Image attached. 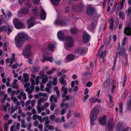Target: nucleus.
I'll list each match as a JSON object with an SVG mask.
<instances>
[{
    "label": "nucleus",
    "instance_id": "obj_1",
    "mask_svg": "<svg viewBox=\"0 0 131 131\" xmlns=\"http://www.w3.org/2000/svg\"><path fill=\"white\" fill-rule=\"evenodd\" d=\"M27 35L24 32L19 33L15 38L16 45L18 48L21 47L23 44L24 41L28 39Z\"/></svg>",
    "mask_w": 131,
    "mask_h": 131
},
{
    "label": "nucleus",
    "instance_id": "obj_2",
    "mask_svg": "<svg viewBox=\"0 0 131 131\" xmlns=\"http://www.w3.org/2000/svg\"><path fill=\"white\" fill-rule=\"evenodd\" d=\"M99 114V110L96 107H95L91 111L90 116V123L91 126L94 125L95 121L97 118V116Z\"/></svg>",
    "mask_w": 131,
    "mask_h": 131
},
{
    "label": "nucleus",
    "instance_id": "obj_3",
    "mask_svg": "<svg viewBox=\"0 0 131 131\" xmlns=\"http://www.w3.org/2000/svg\"><path fill=\"white\" fill-rule=\"evenodd\" d=\"M65 40L67 41L64 45L65 49L68 50H70V48L73 47L74 46L73 39L70 37H66Z\"/></svg>",
    "mask_w": 131,
    "mask_h": 131
},
{
    "label": "nucleus",
    "instance_id": "obj_4",
    "mask_svg": "<svg viewBox=\"0 0 131 131\" xmlns=\"http://www.w3.org/2000/svg\"><path fill=\"white\" fill-rule=\"evenodd\" d=\"M31 46L27 45L25 47V49H23L22 54L24 56L27 58L30 57L31 55Z\"/></svg>",
    "mask_w": 131,
    "mask_h": 131
},
{
    "label": "nucleus",
    "instance_id": "obj_5",
    "mask_svg": "<svg viewBox=\"0 0 131 131\" xmlns=\"http://www.w3.org/2000/svg\"><path fill=\"white\" fill-rule=\"evenodd\" d=\"M13 23L15 27L17 29H21L25 28L24 24L20 21L18 19H14L13 20Z\"/></svg>",
    "mask_w": 131,
    "mask_h": 131
},
{
    "label": "nucleus",
    "instance_id": "obj_6",
    "mask_svg": "<svg viewBox=\"0 0 131 131\" xmlns=\"http://www.w3.org/2000/svg\"><path fill=\"white\" fill-rule=\"evenodd\" d=\"M50 53L48 52H45L43 54V59L42 60V62L43 63L45 61H49L52 63L53 58L52 57H49L48 56L49 54Z\"/></svg>",
    "mask_w": 131,
    "mask_h": 131
},
{
    "label": "nucleus",
    "instance_id": "obj_7",
    "mask_svg": "<svg viewBox=\"0 0 131 131\" xmlns=\"http://www.w3.org/2000/svg\"><path fill=\"white\" fill-rule=\"evenodd\" d=\"M35 19L34 17L31 16L30 17L29 19L27 20V23L28 28H30L37 24V22L35 21Z\"/></svg>",
    "mask_w": 131,
    "mask_h": 131
},
{
    "label": "nucleus",
    "instance_id": "obj_8",
    "mask_svg": "<svg viewBox=\"0 0 131 131\" xmlns=\"http://www.w3.org/2000/svg\"><path fill=\"white\" fill-rule=\"evenodd\" d=\"M88 50L87 48L79 47L76 49L75 52L78 54L84 55L86 54Z\"/></svg>",
    "mask_w": 131,
    "mask_h": 131
},
{
    "label": "nucleus",
    "instance_id": "obj_9",
    "mask_svg": "<svg viewBox=\"0 0 131 131\" xmlns=\"http://www.w3.org/2000/svg\"><path fill=\"white\" fill-rule=\"evenodd\" d=\"M95 9L92 5H89L86 9V13L89 15L93 14L95 11Z\"/></svg>",
    "mask_w": 131,
    "mask_h": 131
},
{
    "label": "nucleus",
    "instance_id": "obj_10",
    "mask_svg": "<svg viewBox=\"0 0 131 131\" xmlns=\"http://www.w3.org/2000/svg\"><path fill=\"white\" fill-rule=\"evenodd\" d=\"M84 43L88 42L90 40V36L86 31L83 32L82 37Z\"/></svg>",
    "mask_w": 131,
    "mask_h": 131
},
{
    "label": "nucleus",
    "instance_id": "obj_11",
    "mask_svg": "<svg viewBox=\"0 0 131 131\" xmlns=\"http://www.w3.org/2000/svg\"><path fill=\"white\" fill-rule=\"evenodd\" d=\"M55 24L59 26H65L66 25V23L63 19H60L58 17L57 19L54 22Z\"/></svg>",
    "mask_w": 131,
    "mask_h": 131
},
{
    "label": "nucleus",
    "instance_id": "obj_12",
    "mask_svg": "<svg viewBox=\"0 0 131 131\" xmlns=\"http://www.w3.org/2000/svg\"><path fill=\"white\" fill-rule=\"evenodd\" d=\"M62 90L64 93V94L62 95V97H65V98H70V96L66 95L68 93V88L65 87L64 86H63L62 88Z\"/></svg>",
    "mask_w": 131,
    "mask_h": 131
},
{
    "label": "nucleus",
    "instance_id": "obj_13",
    "mask_svg": "<svg viewBox=\"0 0 131 131\" xmlns=\"http://www.w3.org/2000/svg\"><path fill=\"white\" fill-rule=\"evenodd\" d=\"M106 116L105 115L103 116L99 119V122L100 124L102 125H105L106 124Z\"/></svg>",
    "mask_w": 131,
    "mask_h": 131
},
{
    "label": "nucleus",
    "instance_id": "obj_14",
    "mask_svg": "<svg viewBox=\"0 0 131 131\" xmlns=\"http://www.w3.org/2000/svg\"><path fill=\"white\" fill-rule=\"evenodd\" d=\"M114 124L113 120L112 119H109L107 125V127L110 130H111L114 127Z\"/></svg>",
    "mask_w": 131,
    "mask_h": 131
},
{
    "label": "nucleus",
    "instance_id": "obj_15",
    "mask_svg": "<svg viewBox=\"0 0 131 131\" xmlns=\"http://www.w3.org/2000/svg\"><path fill=\"white\" fill-rule=\"evenodd\" d=\"M41 78L40 79H42V82L40 83V84H45L46 83L48 80V78L47 75H45L43 74H41Z\"/></svg>",
    "mask_w": 131,
    "mask_h": 131
},
{
    "label": "nucleus",
    "instance_id": "obj_16",
    "mask_svg": "<svg viewBox=\"0 0 131 131\" xmlns=\"http://www.w3.org/2000/svg\"><path fill=\"white\" fill-rule=\"evenodd\" d=\"M40 18L42 20H45L46 17V14L45 10L43 8H42L40 12Z\"/></svg>",
    "mask_w": 131,
    "mask_h": 131
},
{
    "label": "nucleus",
    "instance_id": "obj_17",
    "mask_svg": "<svg viewBox=\"0 0 131 131\" xmlns=\"http://www.w3.org/2000/svg\"><path fill=\"white\" fill-rule=\"evenodd\" d=\"M30 12V10L28 8L24 7L21 9L20 13L23 15H27Z\"/></svg>",
    "mask_w": 131,
    "mask_h": 131
},
{
    "label": "nucleus",
    "instance_id": "obj_18",
    "mask_svg": "<svg viewBox=\"0 0 131 131\" xmlns=\"http://www.w3.org/2000/svg\"><path fill=\"white\" fill-rule=\"evenodd\" d=\"M57 36L59 40L61 41H63L64 38V34L62 31H60L58 32Z\"/></svg>",
    "mask_w": 131,
    "mask_h": 131
},
{
    "label": "nucleus",
    "instance_id": "obj_19",
    "mask_svg": "<svg viewBox=\"0 0 131 131\" xmlns=\"http://www.w3.org/2000/svg\"><path fill=\"white\" fill-rule=\"evenodd\" d=\"M119 54L121 57L125 58L126 57V56L127 54V53L125 52V49L124 48H122L119 53Z\"/></svg>",
    "mask_w": 131,
    "mask_h": 131
},
{
    "label": "nucleus",
    "instance_id": "obj_20",
    "mask_svg": "<svg viewBox=\"0 0 131 131\" xmlns=\"http://www.w3.org/2000/svg\"><path fill=\"white\" fill-rule=\"evenodd\" d=\"M111 82L110 79V78L107 79V80L104 82L102 85L103 87H104L105 88L108 87L110 85Z\"/></svg>",
    "mask_w": 131,
    "mask_h": 131
},
{
    "label": "nucleus",
    "instance_id": "obj_21",
    "mask_svg": "<svg viewBox=\"0 0 131 131\" xmlns=\"http://www.w3.org/2000/svg\"><path fill=\"white\" fill-rule=\"evenodd\" d=\"M0 17H1L0 18V25L2 24V22L3 21L4 23H5L6 25H8L7 21L6 20V18L4 17V16L3 15H0Z\"/></svg>",
    "mask_w": 131,
    "mask_h": 131
},
{
    "label": "nucleus",
    "instance_id": "obj_22",
    "mask_svg": "<svg viewBox=\"0 0 131 131\" xmlns=\"http://www.w3.org/2000/svg\"><path fill=\"white\" fill-rule=\"evenodd\" d=\"M74 55L72 54H69L66 56V59L68 62H70L73 60L75 58Z\"/></svg>",
    "mask_w": 131,
    "mask_h": 131
},
{
    "label": "nucleus",
    "instance_id": "obj_23",
    "mask_svg": "<svg viewBox=\"0 0 131 131\" xmlns=\"http://www.w3.org/2000/svg\"><path fill=\"white\" fill-rule=\"evenodd\" d=\"M69 99H63L62 100L63 102L65 101L66 100H68ZM64 106H65V107L66 110L69 107V104L68 103H66L65 104L63 102L61 104L60 106L62 108Z\"/></svg>",
    "mask_w": 131,
    "mask_h": 131
},
{
    "label": "nucleus",
    "instance_id": "obj_24",
    "mask_svg": "<svg viewBox=\"0 0 131 131\" xmlns=\"http://www.w3.org/2000/svg\"><path fill=\"white\" fill-rule=\"evenodd\" d=\"M31 78L35 79L36 78V84L38 85L39 83V76H38L36 77V76L34 74H32L31 75Z\"/></svg>",
    "mask_w": 131,
    "mask_h": 131
},
{
    "label": "nucleus",
    "instance_id": "obj_25",
    "mask_svg": "<svg viewBox=\"0 0 131 131\" xmlns=\"http://www.w3.org/2000/svg\"><path fill=\"white\" fill-rule=\"evenodd\" d=\"M124 33L128 36L131 35V30L128 28L125 27L124 29Z\"/></svg>",
    "mask_w": 131,
    "mask_h": 131
},
{
    "label": "nucleus",
    "instance_id": "obj_26",
    "mask_svg": "<svg viewBox=\"0 0 131 131\" xmlns=\"http://www.w3.org/2000/svg\"><path fill=\"white\" fill-rule=\"evenodd\" d=\"M39 11L37 8L35 7L32 9L31 12L35 15H37L39 14Z\"/></svg>",
    "mask_w": 131,
    "mask_h": 131
},
{
    "label": "nucleus",
    "instance_id": "obj_27",
    "mask_svg": "<svg viewBox=\"0 0 131 131\" xmlns=\"http://www.w3.org/2000/svg\"><path fill=\"white\" fill-rule=\"evenodd\" d=\"M23 77L24 78V80L23 82V84L28 81L29 80V76L27 73H24L23 74Z\"/></svg>",
    "mask_w": 131,
    "mask_h": 131
},
{
    "label": "nucleus",
    "instance_id": "obj_28",
    "mask_svg": "<svg viewBox=\"0 0 131 131\" xmlns=\"http://www.w3.org/2000/svg\"><path fill=\"white\" fill-rule=\"evenodd\" d=\"M17 98H26L25 93L23 92H21L17 96Z\"/></svg>",
    "mask_w": 131,
    "mask_h": 131
},
{
    "label": "nucleus",
    "instance_id": "obj_29",
    "mask_svg": "<svg viewBox=\"0 0 131 131\" xmlns=\"http://www.w3.org/2000/svg\"><path fill=\"white\" fill-rule=\"evenodd\" d=\"M45 108L43 106L37 105V110L38 111V113L39 114Z\"/></svg>",
    "mask_w": 131,
    "mask_h": 131
},
{
    "label": "nucleus",
    "instance_id": "obj_30",
    "mask_svg": "<svg viewBox=\"0 0 131 131\" xmlns=\"http://www.w3.org/2000/svg\"><path fill=\"white\" fill-rule=\"evenodd\" d=\"M124 0H121V1L120 2L117 7V8L118 9H121L123 8L124 3L125 2H124Z\"/></svg>",
    "mask_w": 131,
    "mask_h": 131
},
{
    "label": "nucleus",
    "instance_id": "obj_31",
    "mask_svg": "<svg viewBox=\"0 0 131 131\" xmlns=\"http://www.w3.org/2000/svg\"><path fill=\"white\" fill-rule=\"evenodd\" d=\"M48 47L49 50L51 51H53L54 50V48H55L54 44L50 43H49Z\"/></svg>",
    "mask_w": 131,
    "mask_h": 131
},
{
    "label": "nucleus",
    "instance_id": "obj_32",
    "mask_svg": "<svg viewBox=\"0 0 131 131\" xmlns=\"http://www.w3.org/2000/svg\"><path fill=\"white\" fill-rule=\"evenodd\" d=\"M17 80L16 79H15L12 83V88H17L18 86V84L17 83Z\"/></svg>",
    "mask_w": 131,
    "mask_h": 131
},
{
    "label": "nucleus",
    "instance_id": "obj_33",
    "mask_svg": "<svg viewBox=\"0 0 131 131\" xmlns=\"http://www.w3.org/2000/svg\"><path fill=\"white\" fill-rule=\"evenodd\" d=\"M71 32L72 34L75 35L78 33L79 30L75 28H72L70 29Z\"/></svg>",
    "mask_w": 131,
    "mask_h": 131
},
{
    "label": "nucleus",
    "instance_id": "obj_34",
    "mask_svg": "<svg viewBox=\"0 0 131 131\" xmlns=\"http://www.w3.org/2000/svg\"><path fill=\"white\" fill-rule=\"evenodd\" d=\"M61 0H50L52 3L53 5L57 6Z\"/></svg>",
    "mask_w": 131,
    "mask_h": 131
},
{
    "label": "nucleus",
    "instance_id": "obj_35",
    "mask_svg": "<svg viewBox=\"0 0 131 131\" xmlns=\"http://www.w3.org/2000/svg\"><path fill=\"white\" fill-rule=\"evenodd\" d=\"M7 27L5 26H3L0 27V32H1L3 31L6 32L7 30Z\"/></svg>",
    "mask_w": 131,
    "mask_h": 131
},
{
    "label": "nucleus",
    "instance_id": "obj_36",
    "mask_svg": "<svg viewBox=\"0 0 131 131\" xmlns=\"http://www.w3.org/2000/svg\"><path fill=\"white\" fill-rule=\"evenodd\" d=\"M6 106L4 105H2L0 107V109L2 111H4L6 112L7 110V107H8V103H6Z\"/></svg>",
    "mask_w": 131,
    "mask_h": 131
},
{
    "label": "nucleus",
    "instance_id": "obj_37",
    "mask_svg": "<svg viewBox=\"0 0 131 131\" xmlns=\"http://www.w3.org/2000/svg\"><path fill=\"white\" fill-rule=\"evenodd\" d=\"M123 127V122H119L117 126V129L118 130H119L122 129Z\"/></svg>",
    "mask_w": 131,
    "mask_h": 131
},
{
    "label": "nucleus",
    "instance_id": "obj_38",
    "mask_svg": "<svg viewBox=\"0 0 131 131\" xmlns=\"http://www.w3.org/2000/svg\"><path fill=\"white\" fill-rule=\"evenodd\" d=\"M67 71V70L64 69H63L61 71L58 72V75L59 76H61L62 74L66 73Z\"/></svg>",
    "mask_w": 131,
    "mask_h": 131
},
{
    "label": "nucleus",
    "instance_id": "obj_39",
    "mask_svg": "<svg viewBox=\"0 0 131 131\" xmlns=\"http://www.w3.org/2000/svg\"><path fill=\"white\" fill-rule=\"evenodd\" d=\"M59 81L60 83L64 85L66 84V81L63 77H61Z\"/></svg>",
    "mask_w": 131,
    "mask_h": 131
},
{
    "label": "nucleus",
    "instance_id": "obj_40",
    "mask_svg": "<svg viewBox=\"0 0 131 131\" xmlns=\"http://www.w3.org/2000/svg\"><path fill=\"white\" fill-rule=\"evenodd\" d=\"M106 50H105L104 52H103V51H102L100 54V58H102L103 59L104 58V57L105 56L106 53Z\"/></svg>",
    "mask_w": 131,
    "mask_h": 131
},
{
    "label": "nucleus",
    "instance_id": "obj_41",
    "mask_svg": "<svg viewBox=\"0 0 131 131\" xmlns=\"http://www.w3.org/2000/svg\"><path fill=\"white\" fill-rule=\"evenodd\" d=\"M127 108L129 110H131V99H129L128 100Z\"/></svg>",
    "mask_w": 131,
    "mask_h": 131
},
{
    "label": "nucleus",
    "instance_id": "obj_42",
    "mask_svg": "<svg viewBox=\"0 0 131 131\" xmlns=\"http://www.w3.org/2000/svg\"><path fill=\"white\" fill-rule=\"evenodd\" d=\"M96 21H94V22L92 23L91 25L89 26V28L90 30H93L94 28Z\"/></svg>",
    "mask_w": 131,
    "mask_h": 131
},
{
    "label": "nucleus",
    "instance_id": "obj_43",
    "mask_svg": "<svg viewBox=\"0 0 131 131\" xmlns=\"http://www.w3.org/2000/svg\"><path fill=\"white\" fill-rule=\"evenodd\" d=\"M89 101L92 103H94L96 102H98L99 103L101 102L99 99H90Z\"/></svg>",
    "mask_w": 131,
    "mask_h": 131
},
{
    "label": "nucleus",
    "instance_id": "obj_44",
    "mask_svg": "<svg viewBox=\"0 0 131 131\" xmlns=\"http://www.w3.org/2000/svg\"><path fill=\"white\" fill-rule=\"evenodd\" d=\"M119 16L120 18H122V20H124L125 18V15L122 12H121L119 13Z\"/></svg>",
    "mask_w": 131,
    "mask_h": 131
},
{
    "label": "nucleus",
    "instance_id": "obj_45",
    "mask_svg": "<svg viewBox=\"0 0 131 131\" xmlns=\"http://www.w3.org/2000/svg\"><path fill=\"white\" fill-rule=\"evenodd\" d=\"M57 77H55L53 79V81L51 82L52 84L54 85H56L57 83Z\"/></svg>",
    "mask_w": 131,
    "mask_h": 131
},
{
    "label": "nucleus",
    "instance_id": "obj_46",
    "mask_svg": "<svg viewBox=\"0 0 131 131\" xmlns=\"http://www.w3.org/2000/svg\"><path fill=\"white\" fill-rule=\"evenodd\" d=\"M113 20L111 19L110 20V22L109 24H110V29H113Z\"/></svg>",
    "mask_w": 131,
    "mask_h": 131
},
{
    "label": "nucleus",
    "instance_id": "obj_47",
    "mask_svg": "<svg viewBox=\"0 0 131 131\" xmlns=\"http://www.w3.org/2000/svg\"><path fill=\"white\" fill-rule=\"evenodd\" d=\"M8 121H7V122L5 123L4 125V131H8Z\"/></svg>",
    "mask_w": 131,
    "mask_h": 131
},
{
    "label": "nucleus",
    "instance_id": "obj_48",
    "mask_svg": "<svg viewBox=\"0 0 131 131\" xmlns=\"http://www.w3.org/2000/svg\"><path fill=\"white\" fill-rule=\"evenodd\" d=\"M43 93L41 92H39L38 94H36L34 95V97L35 98H42V97H40L39 96H42Z\"/></svg>",
    "mask_w": 131,
    "mask_h": 131
},
{
    "label": "nucleus",
    "instance_id": "obj_49",
    "mask_svg": "<svg viewBox=\"0 0 131 131\" xmlns=\"http://www.w3.org/2000/svg\"><path fill=\"white\" fill-rule=\"evenodd\" d=\"M56 70V69L55 68H53L47 72L46 73L48 75H49L53 73L54 71Z\"/></svg>",
    "mask_w": 131,
    "mask_h": 131
},
{
    "label": "nucleus",
    "instance_id": "obj_50",
    "mask_svg": "<svg viewBox=\"0 0 131 131\" xmlns=\"http://www.w3.org/2000/svg\"><path fill=\"white\" fill-rule=\"evenodd\" d=\"M79 83V81L77 80H75V82L74 81H72L71 83V87L72 88H73L74 85L75 83L76 85H78Z\"/></svg>",
    "mask_w": 131,
    "mask_h": 131
},
{
    "label": "nucleus",
    "instance_id": "obj_51",
    "mask_svg": "<svg viewBox=\"0 0 131 131\" xmlns=\"http://www.w3.org/2000/svg\"><path fill=\"white\" fill-rule=\"evenodd\" d=\"M123 79V82H121V83L123 87L125 86L126 85V82L127 81V78L125 77V76H124V78Z\"/></svg>",
    "mask_w": 131,
    "mask_h": 131
},
{
    "label": "nucleus",
    "instance_id": "obj_52",
    "mask_svg": "<svg viewBox=\"0 0 131 131\" xmlns=\"http://www.w3.org/2000/svg\"><path fill=\"white\" fill-rule=\"evenodd\" d=\"M47 99H40L39 100L37 101L38 105L41 106V102H43L44 100L45 101H46Z\"/></svg>",
    "mask_w": 131,
    "mask_h": 131
},
{
    "label": "nucleus",
    "instance_id": "obj_53",
    "mask_svg": "<svg viewBox=\"0 0 131 131\" xmlns=\"http://www.w3.org/2000/svg\"><path fill=\"white\" fill-rule=\"evenodd\" d=\"M119 111L120 113H122L123 112V105L122 103H119Z\"/></svg>",
    "mask_w": 131,
    "mask_h": 131
},
{
    "label": "nucleus",
    "instance_id": "obj_54",
    "mask_svg": "<svg viewBox=\"0 0 131 131\" xmlns=\"http://www.w3.org/2000/svg\"><path fill=\"white\" fill-rule=\"evenodd\" d=\"M127 41V38L126 37H125L122 41V45L123 46H124L125 45Z\"/></svg>",
    "mask_w": 131,
    "mask_h": 131
},
{
    "label": "nucleus",
    "instance_id": "obj_55",
    "mask_svg": "<svg viewBox=\"0 0 131 131\" xmlns=\"http://www.w3.org/2000/svg\"><path fill=\"white\" fill-rule=\"evenodd\" d=\"M16 61V59H13L10 58V64L9 65V67H11L12 65L13 64L14 62H15Z\"/></svg>",
    "mask_w": 131,
    "mask_h": 131
},
{
    "label": "nucleus",
    "instance_id": "obj_56",
    "mask_svg": "<svg viewBox=\"0 0 131 131\" xmlns=\"http://www.w3.org/2000/svg\"><path fill=\"white\" fill-rule=\"evenodd\" d=\"M79 8L80 10H82L85 7L84 5L83 4H80L78 5Z\"/></svg>",
    "mask_w": 131,
    "mask_h": 131
},
{
    "label": "nucleus",
    "instance_id": "obj_57",
    "mask_svg": "<svg viewBox=\"0 0 131 131\" xmlns=\"http://www.w3.org/2000/svg\"><path fill=\"white\" fill-rule=\"evenodd\" d=\"M27 124L28 125L27 127V130H29L30 131H31V130L30 128L31 127V123H28Z\"/></svg>",
    "mask_w": 131,
    "mask_h": 131
},
{
    "label": "nucleus",
    "instance_id": "obj_58",
    "mask_svg": "<svg viewBox=\"0 0 131 131\" xmlns=\"http://www.w3.org/2000/svg\"><path fill=\"white\" fill-rule=\"evenodd\" d=\"M50 121L48 120L46 121L45 123V128H48V125L50 123Z\"/></svg>",
    "mask_w": 131,
    "mask_h": 131
},
{
    "label": "nucleus",
    "instance_id": "obj_59",
    "mask_svg": "<svg viewBox=\"0 0 131 131\" xmlns=\"http://www.w3.org/2000/svg\"><path fill=\"white\" fill-rule=\"evenodd\" d=\"M30 81L31 83V85L32 86L34 85L35 84V79H33V78H31Z\"/></svg>",
    "mask_w": 131,
    "mask_h": 131
},
{
    "label": "nucleus",
    "instance_id": "obj_60",
    "mask_svg": "<svg viewBox=\"0 0 131 131\" xmlns=\"http://www.w3.org/2000/svg\"><path fill=\"white\" fill-rule=\"evenodd\" d=\"M92 85V83L90 81H89L86 85V86L88 87H91Z\"/></svg>",
    "mask_w": 131,
    "mask_h": 131
},
{
    "label": "nucleus",
    "instance_id": "obj_61",
    "mask_svg": "<svg viewBox=\"0 0 131 131\" xmlns=\"http://www.w3.org/2000/svg\"><path fill=\"white\" fill-rule=\"evenodd\" d=\"M39 115H34L32 116V118L34 120H35L36 119H38Z\"/></svg>",
    "mask_w": 131,
    "mask_h": 131
},
{
    "label": "nucleus",
    "instance_id": "obj_62",
    "mask_svg": "<svg viewBox=\"0 0 131 131\" xmlns=\"http://www.w3.org/2000/svg\"><path fill=\"white\" fill-rule=\"evenodd\" d=\"M116 88V86L115 85H113L111 88V91L112 93H113L114 92V91Z\"/></svg>",
    "mask_w": 131,
    "mask_h": 131
},
{
    "label": "nucleus",
    "instance_id": "obj_63",
    "mask_svg": "<svg viewBox=\"0 0 131 131\" xmlns=\"http://www.w3.org/2000/svg\"><path fill=\"white\" fill-rule=\"evenodd\" d=\"M128 95V92L127 91L125 92L122 95V96L124 98H126Z\"/></svg>",
    "mask_w": 131,
    "mask_h": 131
},
{
    "label": "nucleus",
    "instance_id": "obj_64",
    "mask_svg": "<svg viewBox=\"0 0 131 131\" xmlns=\"http://www.w3.org/2000/svg\"><path fill=\"white\" fill-rule=\"evenodd\" d=\"M69 113H67V119L69 118L71 116V112L70 110H69Z\"/></svg>",
    "mask_w": 131,
    "mask_h": 131
}]
</instances>
